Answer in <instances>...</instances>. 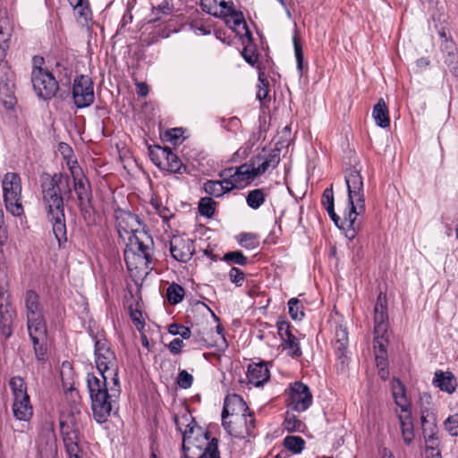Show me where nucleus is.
Returning a JSON list of instances; mask_svg holds the SVG:
<instances>
[{"label":"nucleus","mask_w":458,"mask_h":458,"mask_svg":"<svg viewBox=\"0 0 458 458\" xmlns=\"http://www.w3.org/2000/svg\"><path fill=\"white\" fill-rule=\"evenodd\" d=\"M183 131L182 128H173L165 132L164 137L174 145L181 144L182 141Z\"/></svg>","instance_id":"603ef678"},{"label":"nucleus","mask_w":458,"mask_h":458,"mask_svg":"<svg viewBox=\"0 0 458 458\" xmlns=\"http://www.w3.org/2000/svg\"><path fill=\"white\" fill-rule=\"evenodd\" d=\"M165 161L168 163V166H162L161 170H165L172 174H182L183 173H185L187 171L186 165H184L182 164V162L177 157V155L173 153V151L171 150L170 148H169V155H167Z\"/></svg>","instance_id":"f704fd0d"},{"label":"nucleus","mask_w":458,"mask_h":458,"mask_svg":"<svg viewBox=\"0 0 458 458\" xmlns=\"http://www.w3.org/2000/svg\"><path fill=\"white\" fill-rule=\"evenodd\" d=\"M31 82L37 95L43 99H51L56 95L59 85L53 74L42 67H33Z\"/></svg>","instance_id":"0eeeda50"},{"label":"nucleus","mask_w":458,"mask_h":458,"mask_svg":"<svg viewBox=\"0 0 458 458\" xmlns=\"http://www.w3.org/2000/svg\"><path fill=\"white\" fill-rule=\"evenodd\" d=\"M10 388L12 390L13 399L14 398H21L24 396H28L27 392V385L22 377H13L9 382Z\"/></svg>","instance_id":"c9c22d12"},{"label":"nucleus","mask_w":458,"mask_h":458,"mask_svg":"<svg viewBox=\"0 0 458 458\" xmlns=\"http://www.w3.org/2000/svg\"><path fill=\"white\" fill-rule=\"evenodd\" d=\"M24 302L27 327L33 343L36 357L38 360H45L47 354V326L39 295L33 290H28L25 293Z\"/></svg>","instance_id":"f03ea898"},{"label":"nucleus","mask_w":458,"mask_h":458,"mask_svg":"<svg viewBox=\"0 0 458 458\" xmlns=\"http://www.w3.org/2000/svg\"><path fill=\"white\" fill-rule=\"evenodd\" d=\"M288 307L289 314L293 319H301L304 317L303 306L297 298L290 299Z\"/></svg>","instance_id":"de8ad7c7"},{"label":"nucleus","mask_w":458,"mask_h":458,"mask_svg":"<svg viewBox=\"0 0 458 458\" xmlns=\"http://www.w3.org/2000/svg\"><path fill=\"white\" fill-rule=\"evenodd\" d=\"M293 45H294V52L295 57L297 61V66L300 71L302 70V63H303V53L301 44L299 43L298 38L296 36L293 37Z\"/></svg>","instance_id":"0e129e2a"},{"label":"nucleus","mask_w":458,"mask_h":458,"mask_svg":"<svg viewBox=\"0 0 458 458\" xmlns=\"http://www.w3.org/2000/svg\"><path fill=\"white\" fill-rule=\"evenodd\" d=\"M153 240L144 230L128 237L124 250V261L129 270L148 265L152 261Z\"/></svg>","instance_id":"20e7f679"},{"label":"nucleus","mask_w":458,"mask_h":458,"mask_svg":"<svg viewBox=\"0 0 458 458\" xmlns=\"http://www.w3.org/2000/svg\"><path fill=\"white\" fill-rule=\"evenodd\" d=\"M224 260L244 266L247 264L248 259L242 251L237 250L225 253L224 256Z\"/></svg>","instance_id":"864d4df0"},{"label":"nucleus","mask_w":458,"mask_h":458,"mask_svg":"<svg viewBox=\"0 0 458 458\" xmlns=\"http://www.w3.org/2000/svg\"><path fill=\"white\" fill-rule=\"evenodd\" d=\"M106 381L107 377L99 378L91 373L87 376L92 414L98 423L107 420L120 394V385H114L108 389Z\"/></svg>","instance_id":"7ed1b4c3"},{"label":"nucleus","mask_w":458,"mask_h":458,"mask_svg":"<svg viewBox=\"0 0 458 458\" xmlns=\"http://www.w3.org/2000/svg\"><path fill=\"white\" fill-rule=\"evenodd\" d=\"M425 442H426V449L432 451L431 455L433 457L434 456L440 457V452L438 450L440 441H439L438 437L436 436V437H430L429 439L426 440Z\"/></svg>","instance_id":"680f3d73"},{"label":"nucleus","mask_w":458,"mask_h":458,"mask_svg":"<svg viewBox=\"0 0 458 458\" xmlns=\"http://www.w3.org/2000/svg\"><path fill=\"white\" fill-rule=\"evenodd\" d=\"M11 33L8 28L0 21V47L9 48Z\"/></svg>","instance_id":"69168bd1"},{"label":"nucleus","mask_w":458,"mask_h":458,"mask_svg":"<svg viewBox=\"0 0 458 458\" xmlns=\"http://www.w3.org/2000/svg\"><path fill=\"white\" fill-rule=\"evenodd\" d=\"M266 199V195L263 189H255L250 191L247 197L246 202L248 206L253 209H258L261 207Z\"/></svg>","instance_id":"e433bc0d"},{"label":"nucleus","mask_w":458,"mask_h":458,"mask_svg":"<svg viewBox=\"0 0 458 458\" xmlns=\"http://www.w3.org/2000/svg\"><path fill=\"white\" fill-rule=\"evenodd\" d=\"M233 171V168L225 169L219 174L220 177L227 176L222 181H219L223 186V191L225 193L231 191L233 189H238V184L236 182L233 181V175L230 174Z\"/></svg>","instance_id":"8fccbe9b"},{"label":"nucleus","mask_w":458,"mask_h":458,"mask_svg":"<svg viewBox=\"0 0 458 458\" xmlns=\"http://www.w3.org/2000/svg\"><path fill=\"white\" fill-rule=\"evenodd\" d=\"M168 332L173 335H181L182 339H189L191 336V331L188 327L182 324H172L168 327Z\"/></svg>","instance_id":"3c124183"},{"label":"nucleus","mask_w":458,"mask_h":458,"mask_svg":"<svg viewBox=\"0 0 458 458\" xmlns=\"http://www.w3.org/2000/svg\"><path fill=\"white\" fill-rule=\"evenodd\" d=\"M148 154L151 161L160 169L162 166H168V163L165 161L167 155H169L168 147H160L155 145L148 148Z\"/></svg>","instance_id":"473e14b6"},{"label":"nucleus","mask_w":458,"mask_h":458,"mask_svg":"<svg viewBox=\"0 0 458 458\" xmlns=\"http://www.w3.org/2000/svg\"><path fill=\"white\" fill-rule=\"evenodd\" d=\"M176 383L181 388L188 389L192 386L193 377L188 371L182 369L178 374Z\"/></svg>","instance_id":"4d7b16f0"},{"label":"nucleus","mask_w":458,"mask_h":458,"mask_svg":"<svg viewBox=\"0 0 458 458\" xmlns=\"http://www.w3.org/2000/svg\"><path fill=\"white\" fill-rule=\"evenodd\" d=\"M283 349L287 351L288 354L293 357H300L302 352L299 346L298 339L295 335H291L290 337L283 339Z\"/></svg>","instance_id":"79ce46f5"},{"label":"nucleus","mask_w":458,"mask_h":458,"mask_svg":"<svg viewBox=\"0 0 458 458\" xmlns=\"http://www.w3.org/2000/svg\"><path fill=\"white\" fill-rule=\"evenodd\" d=\"M232 175L233 181L236 182L238 184V189L250 184L258 177L255 172V159H250L248 162L238 166Z\"/></svg>","instance_id":"412c9836"},{"label":"nucleus","mask_w":458,"mask_h":458,"mask_svg":"<svg viewBox=\"0 0 458 458\" xmlns=\"http://www.w3.org/2000/svg\"><path fill=\"white\" fill-rule=\"evenodd\" d=\"M209 432L204 431L202 428L187 429L182 438V450L185 458L191 455H198L210 444Z\"/></svg>","instance_id":"1a4fd4ad"},{"label":"nucleus","mask_w":458,"mask_h":458,"mask_svg":"<svg viewBox=\"0 0 458 458\" xmlns=\"http://www.w3.org/2000/svg\"><path fill=\"white\" fill-rule=\"evenodd\" d=\"M420 422L425 441L437 436V428L435 415L428 408L420 410Z\"/></svg>","instance_id":"b1692460"},{"label":"nucleus","mask_w":458,"mask_h":458,"mask_svg":"<svg viewBox=\"0 0 458 458\" xmlns=\"http://www.w3.org/2000/svg\"><path fill=\"white\" fill-rule=\"evenodd\" d=\"M229 16L232 18V21L226 19L225 20L226 25L234 29V28L240 26L241 24H242L243 28L247 29V24H246L243 13L241 11L235 10Z\"/></svg>","instance_id":"6e6d98bb"},{"label":"nucleus","mask_w":458,"mask_h":458,"mask_svg":"<svg viewBox=\"0 0 458 458\" xmlns=\"http://www.w3.org/2000/svg\"><path fill=\"white\" fill-rule=\"evenodd\" d=\"M229 277L232 283L241 286L244 281V273L238 267H232L229 272Z\"/></svg>","instance_id":"052dcab7"},{"label":"nucleus","mask_w":458,"mask_h":458,"mask_svg":"<svg viewBox=\"0 0 458 458\" xmlns=\"http://www.w3.org/2000/svg\"><path fill=\"white\" fill-rule=\"evenodd\" d=\"M374 334H386L388 328L386 296L380 293L374 308Z\"/></svg>","instance_id":"a211bd4d"},{"label":"nucleus","mask_w":458,"mask_h":458,"mask_svg":"<svg viewBox=\"0 0 458 458\" xmlns=\"http://www.w3.org/2000/svg\"><path fill=\"white\" fill-rule=\"evenodd\" d=\"M80 433L74 431L61 432L63 441L64 443L68 455H76V454L82 453L80 446Z\"/></svg>","instance_id":"7c9ffc66"},{"label":"nucleus","mask_w":458,"mask_h":458,"mask_svg":"<svg viewBox=\"0 0 458 458\" xmlns=\"http://www.w3.org/2000/svg\"><path fill=\"white\" fill-rule=\"evenodd\" d=\"M392 392L396 405L401 408L402 411H408L410 404L406 398L405 386L397 378L392 380Z\"/></svg>","instance_id":"c85d7f7f"},{"label":"nucleus","mask_w":458,"mask_h":458,"mask_svg":"<svg viewBox=\"0 0 458 458\" xmlns=\"http://www.w3.org/2000/svg\"><path fill=\"white\" fill-rule=\"evenodd\" d=\"M174 420L177 430L182 433V438L184 437V432H186L187 429H190L191 428H192V429L195 428H200L197 425L194 418L187 412L182 414L181 416L175 415Z\"/></svg>","instance_id":"72a5a7b5"},{"label":"nucleus","mask_w":458,"mask_h":458,"mask_svg":"<svg viewBox=\"0 0 458 458\" xmlns=\"http://www.w3.org/2000/svg\"><path fill=\"white\" fill-rule=\"evenodd\" d=\"M291 326L288 322L286 321H282V322H279L278 325H277V329H278V334L280 335V337L283 339H284L285 337H290L292 334L291 332Z\"/></svg>","instance_id":"774afa93"},{"label":"nucleus","mask_w":458,"mask_h":458,"mask_svg":"<svg viewBox=\"0 0 458 458\" xmlns=\"http://www.w3.org/2000/svg\"><path fill=\"white\" fill-rule=\"evenodd\" d=\"M350 209L344 215V218H341L335 212V206H332L330 208H327L326 210L327 211L330 218L335 223V225L339 228L345 232V236L352 240L358 231L360 230V222L357 221V216L360 215L359 210L357 209V207L355 205H349Z\"/></svg>","instance_id":"9d476101"},{"label":"nucleus","mask_w":458,"mask_h":458,"mask_svg":"<svg viewBox=\"0 0 458 458\" xmlns=\"http://www.w3.org/2000/svg\"><path fill=\"white\" fill-rule=\"evenodd\" d=\"M433 383L436 386L439 387L442 391L452 394L455 391L457 386L456 378L449 372L438 370L435 373Z\"/></svg>","instance_id":"393cba45"},{"label":"nucleus","mask_w":458,"mask_h":458,"mask_svg":"<svg viewBox=\"0 0 458 458\" xmlns=\"http://www.w3.org/2000/svg\"><path fill=\"white\" fill-rule=\"evenodd\" d=\"M374 348H375V354L378 352L379 354H386V344L387 343V340L385 338V334H374Z\"/></svg>","instance_id":"13d9d810"},{"label":"nucleus","mask_w":458,"mask_h":458,"mask_svg":"<svg viewBox=\"0 0 458 458\" xmlns=\"http://www.w3.org/2000/svg\"><path fill=\"white\" fill-rule=\"evenodd\" d=\"M12 411L14 418L22 421L20 429H13V432L25 433L30 430V420L33 416V407L30 403V395L20 398H14L12 405Z\"/></svg>","instance_id":"4468645a"},{"label":"nucleus","mask_w":458,"mask_h":458,"mask_svg":"<svg viewBox=\"0 0 458 458\" xmlns=\"http://www.w3.org/2000/svg\"><path fill=\"white\" fill-rule=\"evenodd\" d=\"M372 115L379 127L386 128L390 125L388 108L383 98L378 99L377 103L373 106Z\"/></svg>","instance_id":"c756f323"},{"label":"nucleus","mask_w":458,"mask_h":458,"mask_svg":"<svg viewBox=\"0 0 458 458\" xmlns=\"http://www.w3.org/2000/svg\"><path fill=\"white\" fill-rule=\"evenodd\" d=\"M203 189L207 194L216 198L222 197L225 194L219 181L208 180L204 183Z\"/></svg>","instance_id":"49530a36"},{"label":"nucleus","mask_w":458,"mask_h":458,"mask_svg":"<svg viewBox=\"0 0 458 458\" xmlns=\"http://www.w3.org/2000/svg\"><path fill=\"white\" fill-rule=\"evenodd\" d=\"M116 223L120 237H123V233L130 236L143 231L140 217L129 211L120 210L116 215Z\"/></svg>","instance_id":"dca6fc26"},{"label":"nucleus","mask_w":458,"mask_h":458,"mask_svg":"<svg viewBox=\"0 0 458 458\" xmlns=\"http://www.w3.org/2000/svg\"><path fill=\"white\" fill-rule=\"evenodd\" d=\"M167 300L171 304H177L181 302L184 296V289L177 284H172L168 286L166 291Z\"/></svg>","instance_id":"37998d69"},{"label":"nucleus","mask_w":458,"mask_h":458,"mask_svg":"<svg viewBox=\"0 0 458 458\" xmlns=\"http://www.w3.org/2000/svg\"><path fill=\"white\" fill-rule=\"evenodd\" d=\"M247 377L250 384L260 386L269 379L270 373L266 364L255 363L250 365Z\"/></svg>","instance_id":"5701e85b"},{"label":"nucleus","mask_w":458,"mask_h":458,"mask_svg":"<svg viewBox=\"0 0 458 458\" xmlns=\"http://www.w3.org/2000/svg\"><path fill=\"white\" fill-rule=\"evenodd\" d=\"M442 51L446 52L445 63L454 75H458V53L455 44L452 40H445L441 46Z\"/></svg>","instance_id":"cd10ccee"},{"label":"nucleus","mask_w":458,"mask_h":458,"mask_svg":"<svg viewBox=\"0 0 458 458\" xmlns=\"http://www.w3.org/2000/svg\"><path fill=\"white\" fill-rule=\"evenodd\" d=\"M72 98L77 108L89 106L94 102L93 81L88 75H80L74 79Z\"/></svg>","instance_id":"9b49d317"},{"label":"nucleus","mask_w":458,"mask_h":458,"mask_svg":"<svg viewBox=\"0 0 458 458\" xmlns=\"http://www.w3.org/2000/svg\"><path fill=\"white\" fill-rule=\"evenodd\" d=\"M288 406L296 411H306L312 403L310 388L301 381L291 385L288 390Z\"/></svg>","instance_id":"ddd939ff"},{"label":"nucleus","mask_w":458,"mask_h":458,"mask_svg":"<svg viewBox=\"0 0 458 458\" xmlns=\"http://www.w3.org/2000/svg\"><path fill=\"white\" fill-rule=\"evenodd\" d=\"M38 451L42 458H54L57 454L55 437L50 436L47 441L46 446L39 445Z\"/></svg>","instance_id":"a18cd8bd"},{"label":"nucleus","mask_w":458,"mask_h":458,"mask_svg":"<svg viewBox=\"0 0 458 458\" xmlns=\"http://www.w3.org/2000/svg\"><path fill=\"white\" fill-rule=\"evenodd\" d=\"M335 352L338 360H340L342 366L344 367L347 360L346 345L348 342V333L346 328L343 327L342 326H339L335 331Z\"/></svg>","instance_id":"bb28decb"},{"label":"nucleus","mask_w":458,"mask_h":458,"mask_svg":"<svg viewBox=\"0 0 458 458\" xmlns=\"http://www.w3.org/2000/svg\"><path fill=\"white\" fill-rule=\"evenodd\" d=\"M239 243L246 249H255L259 245L256 235L251 233H242Z\"/></svg>","instance_id":"5fc2aeb1"},{"label":"nucleus","mask_w":458,"mask_h":458,"mask_svg":"<svg viewBox=\"0 0 458 458\" xmlns=\"http://www.w3.org/2000/svg\"><path fill=\"white\" fill-rule=\"evenodd\" d=\"M82 417L83 414L80 410H75L69 412L64 419L60 420L59 426L61 432H81Z\"/></svg>","instance_id":"a878e982"},{"label":"nucleus","mask_w":458,"mask_h":458,"mask_svg":"<svg viewBox=\"0 0 458 458\" xmlns=\"http://www.w3.org/2000/svg\"><path fill=\"white\" fill-rule=\"evenodd\" d=\"M15 310L12 307L9 294L0 291V331L4 339L13 334Z\"/></svg>","instance_id":"2eb2a0df"},{"label":"nucleus","mask_w":458,"mask_h":458,"mask_svg":"<svg viewBox=\"0 0 458 458\" xmlns=\"http://www.w3.org/2000/svg\"><path fill=\"white\" fill-rule=\"evenodd\" d=\"M224 428L233 437L246 438L252 434L255 428V419L252 412H248L243 416L230 418L222 421Z\"/></svg>","instance_id":"f8f14e48"},{"label":"nucleus","mask_w":458,"mask_h":458,"mask_svg":"<svg viewBox=\"0 0 458 458\" xmlns=\"http://www.w3.org/2000/svg\"><path fill=\"white\" fill-rule=\"evenodd\" d=\"M445 428L452 436H458V413L445 421Z\"/></svg>","instance_id":"bf43d9fd"},{"label":"nucleus","mask_w":458,"mask_h":458,"mask_svg":"<svg viewBox=\"0 0 458 458\" xmlns=\"http://www.w3.org/2000/svg\"><path fill=\"white\" fill-rule=\"evenodd\" d=\"M345 182L348 190V203L355 205L359 213L365 211V197L363 191V180L360 171L351 168L346 172Z\"/></svg>","instance_id":"6e6552de"},{"label":"nucleus","mask_w":458,"mask_h":458,"mask_svg":"<svg viewBox=\"0 0 458 458\" xmlns=\"http://www.w3.org/2000/svg\"><path fill=\"white\" fill-rule=\"evenodd\" d=\"M193 242L181 237L174 238L170 242V252L174 259L180 262L189 261L194 254Z\"/></svg>","instance_id":"6ab92c4d"},{"label":"nucleus","mask_w":458,"mask_h":458,"mask_svg":"<svg viewBox=\"0 0 458 458\" xmlns=\"http://www.w3.org/2000/svg\"><path fill=\"white\" fill-rule=\"evenodd\" d=\"M71 178L67 174L56 173L54 175L44 174L41 176L42 199L46 208L48 221L52 225L53 233L59 247L67 242V230L64 214V200L72 198V189L75 191L80 210L89 212L92 208L91 185L80 166L72 165Z\"/></svg>","instance_id":"f257e3e1"},{"label":"nucleus","mask_w":458,"mask_h":458,"mask_svg":"<svg viewBox=\"0 0 458 458\" xmlns=\"http://www.w3.org/2000/svg\"><path fill=\"white\" fill-rule=\"evenodd\" d=\"M220 7V10H216L217 18H227L229 15L235 11L233 3L232 0H216V6Z\"/></svg>","instance_id":"09e8293b"},{"label":"nucleus","mask_w":458,"mask_h":458,"mask_svg":"<svg viewBox=\"0 0 458 458\" xmlns=\"http://www.w3.org/2000/svg\"><path fill=\"white\" fill-rule=\"evenodd\" d=\"M4 200L7 210L19 216L23 208L21 203V179L17 174L7 173L3 180Z\"/></svg>","instance_id":"423d86ee"},{"label":"nucleus","mask_w":458,"mask_h":458,"mask_svg":"<svg viewBox=\"0 0 458 458\" xmlns=\"http://www.w3.org/2000/svg\"><path fill=\"white\" fill-rule=\"evenodd\" d=\"M284 426L288 432H303L306 428L301 420L290 412H286Z\"/></svg>","instance_id":"4c0bfd02"},{"label":"nucleus","mask_w":458,"mask_h":458,"mask_svg":"<svg viewBox=\"0 0 458 458\" xmlns=\"http://www.w3.org/2000/svg\"><path fill=\"white\" fill-rule=\"evenodd\" d=\"M248 412H250V408L242 396L236 394L228 395L224 403L222 421L230 420V418L243 416Z\"/></svg>","instance_id":"f3484780"},{"label":"nucleus","mask_w":458,"mask_h":458,"mask_svg":"<svg viewBox=\"0 0 458 458\" xmlns=\"http://www.w3.org/2000/svg\"><path fill=\"white\" fill-rule=\"evenodd\" d=\"M95 356L97 368L101 378L111 377L114 385L118 386V365L114 352L111 350L107 340L98 339L95 342Z\"/></svg>","instance_id":"39448f33"},{"label":"nucleus","mask_w":458,"mask_h":458,"mask_svg":"<svg viewBox=\"0 0 458 458\" xmlns=\"http://www.w3.org/2000/svg\"><path fill=\"white\" fill-rule=\"evenodd\" d=\"M250 159H255V172L259 176L269 168H276L280 162L279 149H273L267 155L258 154Z\"/></svg>","instance_id":"4be33fe9"},{"label":"nucleus","mask_w":458,"mask_h":458,"mask_svg":"<svg viewBox=\"0 0 458 458\" xmlns=\"http://www.w3.org/2000/svg\"><path fill=\"white\" fill-rule=\"evenodd\" d=\"M5 80L1 78L0 82V98L4 106L7 109H12L16 104V98L14 96V83L13 72L7 68L4 71Z\"/></svg>","instance_id":"aec40b11"},{"label":"nucleus","mask_w":458,"mask_h":458,"mask_svg":"<svg viewBox=\"0 0 458 458\" xmlns=\"http://www.w3.org/2000/svg\"><path fill=\"white\" fill-rule=\"evenodd\" d=\"M321 203L325 208H330L334 206V192L333 188H327L323 194H322V199Z\"/></svg>","instance_id":"338daca9"},{"label":"nucleus","mask_w":458,"mask_h":458,"mask_svg":"<svg viewBox=\"0 0 458 458\" xmlns=\"http://www.w3.org/2000/svg\"><path fill=\"white\" fill-rule=\"evenodd\" d=\"M406 415H399L402 437L406 445H410L414 438L413 423L411 416L410 409L406 411Z\"/></svg>","instance_id":"2f4dec72"},{"label":"nucleus","mask_w":458,"mask_h":458,"mask_svg":"<svg viewBox=\"0 0 458 458\" xmlns=\"http://www.w3.org/2000/svg\"><path fill=\"white\" fill-rule=\"evenodd\" d=\"M200 6L204 12L216 17V0H200Z\"/></svg>","instance_id":"e2e57ef3"},{"label":"nucleus","mask_w":458,"mask_h":458,"mask_svg":"<svg viewBox=\"0 0 458 458\" xmlns=\"http://www.w3.org/2000/svg\"><path fill=\"white\" fill-rule=\"evenodd\" d=\"M284 445L293 454H300L305 446V441L298 436H288L284 439Z\"/></svg>","instance_id":"58836bf2"},{"label":"nucleus","mask_w":458,"mask_h":458,"mask_svg":"<svg viewBox=\"0 0 458 458\" xmlns=\"http://www.w3.org/2000/svg\"><path fill=\"white\" fill-rule=\"evenodd\" d=\"M216 205V203L213 199L204 197L200 199L198 209L201 216L210 218L215 214Z\"/></svg>","instance_id":"a19ab883"},{"label":"nucleus","mask_w":458,"mask_h":458,"mask_svg":"<svg viewBox=\"0 0 458 458\" xmlns=\"http://www.w3.org/2000/svg\"><path fill=\"white\" fill-rule=\"evenodd\" d=\"M190 458H221L220 452L218 450V440L213 437L210 440V444L205 447L199 454L191 455Z\"/></svg>","instance_id":"ea45409f"},{"label":"nucleus","mask_w":458,"mask_h":458,"mask_svg":"<svg viewBox=\"0 0 458 458\" xmlns=\"http://www.w3.org/2000/svg\"><path fill=\"white\" fill-rule=\"evenodd\" d=\"M212 329L203 328V330H197L193 335V340L195 344L199 346L209 347L213 345V343L210 339V335H212Z\"/></svg>","instance_id":"c03bdc74"}]
</instances>
